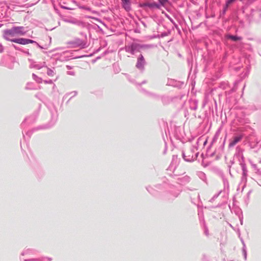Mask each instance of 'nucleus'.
Listing matches in <instances>:
<instances>
[{
    "label": "nucleus",
    "instance_id": "1",
    "mask_svg": "<svg viewBox=\"0 0 261 261\" xmlns=\"http://www.w3.org/2000/svg\"><path fill=\"white\" fill-rule=\"evenodd\" d=\"M25 34L26 32L24 31L23 27H14L10 29L5 30L3 37L7 41L22 45L35 42L34 40L31 39L18 38L19 36L25 35Z\"/></svg>",
    "mask_w": 261,
    "mask_h": 261
},
{
    "label": "nucleus",
    "instance_id": "2",
    "mask_svg": "<svg viewBox=\"0 0 261 261\" xmlns=\"http://www.w3.org/2000/svg\"><path fill=\"white\" fill-rule=\"evenodd\" d=\"M241 139H242L241 136H236V137H233L232 139V140L230 141V142L229 144V147L233 146L237 143H238L239 141H240Z\"/></svg>",
    "mask_w": 261,
    "mask_h": 261
},
{
    "label": "nucleus",
    "instance_id": "3",
    "mask_svg": "<svg viewBox=\"0 0 261 261\" xmlns=\"http://www.w3.org/2000/svg\"><path fill=\"white\" fill-rule=\"evenodd\" d=\"M122 2V4L124 8L127 10L129 11L130 9V0H121Z\"/></svg>",
    "mask_w": 261,
    "mask_h": 261
},
{
    "label": "nucleus",
    "instance_id": "4",
    "mask_svg": "<svg viewBox=\"0 0 261 261\" xmlns=\"http://www.w3.org/2000/svg\"><path fill=\"white\" fill-rule=\"evenodd\" d=\"M143 6H148L150 8H159V5L155 3H145L143 4Z\"/></svg>",
    "mask_w": 261,
    "mask_h": 261
},
{
    "label": "nucleus",
    "instance_id": "5",
    "mask_svg": "<svg viewBox=\"0 0 261 261\" xmlns=\"http://www.w3.org/2000/svg\"><path fill=\"white\" fill-rule=\"evenodd\" d=\"M227 38L230 39L234 41H238V40H240L241 39V38L240 37H237L236 36H232V35L228 36Z\"/></svg>",
    "mask_w": 261,
    "mask_h": 261
},
{
    "label": "nucleus",
    "instance_id": "6",
    "mask_svg": "<svg viewBox=\"0 0 261 261\" xmlns=\"http://www.w3.org/2000/svg\"><path fill=\"white\" fill-rule=\"evenodd\" d=\"M236 0H228L226 3V5H225V6L224 7V11H226L227 8L228 7V6L231 4H232L233 2H234Z\"/></svg>",
    "mask_w": 261,
    "mask_h": 261
},
{
    "label": "nucleus",
    "instance_id": "7",
    "mask_svg": "<svg viewBox=\"0 0 261 261\" xmlns=\"http://www.w3.org/2000/svg\"><path fill=\"white\" fill-rule=\"evenodd\" d=\"M144 62V59L143 56L141 55L139 58H138V65L140 64V63Z\"/></svg>",
    "mask_w": 261,
    "mask_h": 261
},
{
    "label": "nucleus",
    "instance_id": "8",
    "mask_svg": "<svg viewBox=\"0 0 261 261\" xmlns=\"http://www.w3.org/2000/svg\"><path fill=\"white\" fill-rule=\"evenodd\" d=\"M167 2V0H160V3L163 6H164Z\"/></svg>",
    "mask_w": 261,
    "mask_h": 261
},
{
    "label": "nucleus",
    "instance_id": "9",
    "mask_svg": "<svg viewBox=\"0 0 261 261\" xmlns=\"http://www.w3.org/2000/svg\"><path fill=\"white\" fill-rule=\"evenodd\" d=\"M53 71L51 70H48L47 71V74L48 75H50V76H53Z\"/></svg>",
    "mask_w": 261,
    "mask_h": 261
}]
</instances>
